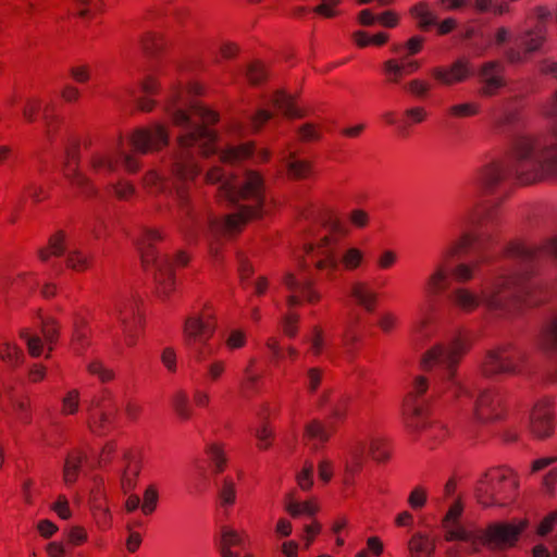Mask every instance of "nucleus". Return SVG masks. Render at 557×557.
<instances>
[{
	"mask_svg": "<svg viewBox=\"0 0 557 557\" xmlns=\"http://www.w3.org/2000/svg\"><path fill=\"white\" fill-rule=\"evenodd\" d=\"M164 111L172 125L181 131L169 163L171 175L180 183L174 187L176 203L186 223L193 222L191 195L186 183L194 182L201 173L193 148L197 147L203 157L216 152L218 133L210 126L220 116L209 107L190 100L178 85L171 87Z\"/></svg>",
	"mask_w": 557,
	"mask_h": 557,
	"instance_id": "f257e3e1",
	"label": "nucleus"
},
{
	"mask_svg": "<svg viewBox=\"0 0 557 557\" xmlns=\"http://www.w3.org/2000/svg\"><path fill=\"white\" fill-rule=\"evenodd\" d=\"M544 144L520 140L513 149V172L523 185L557 181V123Z\"/></svg>",
	"mask_w": 557,
	"mask_h": 557,
	"instance_id": "f03ea898",
	"label": "nucleus"
},
{
	"mask_svg": "<svg viewBox=\"0 0 557 557\" xmlns=\"http://www.w3.org/2000/svg\"><path fill=\"white\" fill-rule=\"evenodd\" d=\"M470 347V335L459 331L448 342L438 343L429 348L420 360L423 370H432L437 366L446 370L444 391L456 399L469 395L468 387L457 375V367Z\"/></svg>",
	"mask_w": 557,
	"mask_h": 557,
	"instance_id": "7ed1b4c3",
	"label": "nucleus"
},
{
	"mask_svg": "<svg viewBox=\"0 0 557 557\" xmlns=\"http://www.w3.org/2000/svg\"><path fill=\"white\" fill-rule=\"evenodd\" d=\"M515 282L505 276H496L476 287L457 286L449 294L450 305L459 312L470 314L484 307L491 311H507L504 293Z\"/></svg>",
	"mask_w": 557,
	"mask_h": 557,
	"instance_id": "20e7f679",
	"label": "nucleus"
},
{
	"mask_svg": "<svg viewBox=\"0 0 557 557\" xmlns=\"http://www.w3.org/2000/svg\"><path fill=\"white\" fill-rule=\"evenodd\" d=\"M219 200H226L244 207L248 216H263L265 208V186L262 175L246 171L237 183L225 182L219 189Z\"/></svg>",
	"mask_w": 557,
	"mask_h": 557,
	"instance_id": "39448f33",
	"label": "nucleus"
},
{
	"mask_svg": "<svg viewBox=\"0 0 557 557\" xmlns=\"http://www.w3.org/2000/svg\"><path fill=\"white\" fill-rule=\"evenodd\" d=\"M283 283L289 295L286 297L288 311L283 315L281 326L285 336L294 338L298 334L300 315L293 309L301 304H319L322 300V293L317 287L315 282L302 273V270L297 274L286 273Z\"/></svg>",
	"mask_w": 557,
	"mask_h": 557,
	"instance_id": "423d86ee",
	"label": "nucleus"
},
{
	"mask_svg": "<svg viewBox=\"0 0 557 557\" xmlns=\"http://www.w3.org/2000/svg\"><path fill=\"white\" fill-rule=\"evenodd\" d=\"M163 239L161 231L147 228L143 232L137 246L140 251L141 263L145 269L156 265L154 273L156 295L162 299H168L175 290V278L172 269L169 267V258L160 257L153 245Z\"/></svg>",
	"mask_w": 557,
	"mask_h": 557,
	"instance_id": "0eeeda50",
	"label": "nucleus"
},
{
	"mask_svg": "<svg viewBox=\"0 0 557 557\" xmlns=\"http://www.w3.org/2000/svg\"><path fill=\"white\" fill-rule=\"evenodd\" d=\"M528 524L527 519H515L510 522H493L484 529L474 528L463 554H476L484 546L491 549L512 547Z\"/></svg>",
	"mask_w": 557,
	"mask_h": 557,
	"instance_id": "6e6552de",
	"label": "nucleus"
},
{
	"mask_svg": "<svg viewBox=\"0 0 557 557\" xmlns=\"http://www.w3.org/2000/svg\"><path fill=\"white\" fill-rule=\"evenodd\" d=\"M518 480L508 468H492L478 481L475 497L484 507L504 506L517 494Z\"/></svg>",
	"mask_w": 557,
	"mask_h": 557,
	"instance_id": "1a4fd4ad",
	"label": "nucleus"
},
{
	"mask_svg": "<svg viewBox=\"0 0 557 557\" xmlns=\"http://www.w3.org/2000/svg\"><path fill=\"white\" fill-rule=\"evenodd\" d=\"M525 352L512 343L486 351L481 364L484 376L520 375L524 371Z\"/></svg>",
	"mask_w": 557,
	"mask_h": 557,
	"instance_id": "9d476101",
	"label": "nucleus"
},
{
	"mask_svg": "<svg viewBox=\"0 0 557 557\" xmlns=\"http://www.w3.org/2000/svg\"><path fill=\"white\" fill-rule=\"evenodd\" d=\"M216 329V314L214 308L206 304L199 310L193 311L185 320L183 327V337L187 346L191 347L202 344L199 349V359L205 357L207 342L213 336Z\"/></svg>",
	"mask_w": 557,
	"mask_h": 557,
	"instance_id": "9b49d317",
	"label": "nucleus"
},
{
	"mask_svg": "<svg viewBox=\"0 0 557 557\" xmlns=\"http://www.w3.org/2000/svg\"><path fill=\"white\" fill-rule=\"evenodd\" d=\"M140 304L141 300L137 295L123 296L116 300L111 313L120 324L124 344L128 347L136 345L138 332L143 326Z\"/></svg>",
	"mask_w": 557,
	"mask_h": 557,
	"instance_id": "f8f14e48",
	"label": "nucleus"
},
{
	"mask_svg": "<svg viewBox=\"0 0 557 557\" xmlns=\"http://www.w3.org/2000/svg\"><path fill=\"white\" fill-rule=\"evenodd\" d=\"M133 149L140 154L163 150L170 144V129L160 121L135 128L128 137Z\"/></svg>",
	"mask_w": 557,
	"mask_h": 557,
	"instance_id": "ddd939ff",
	"label": "nucleus"
},
{
	"mask_svg": "<svg viewBox=\"0 0 557 557\" xmlns=\"http://www.w3.org/2000/svg\"><path fill=\"white\" fill-rule=\"evenodd\" d=\"M18 336L25 343L30 357L45 356V358H49L59 337V327L53 319H41L40 334L28 327H23L20 330Z\"/></svg>",
	"mask_w": 557,
	"mask_h": 557,
	"instance_id": "4468645a",
	"label": "nucleus"
},
{
	"mask_svg": "<svg viewBox=\"0 0 557 557\" xmlns=\"http://www.w3.org/2000/svg\"><path fill=\"white\" fill-rule=\"evenodd\" d=\"M465 510V504L461 497H457L448 507L445 516L441 521L444 530V540L447 542H458L454 550L456 557H461L469 540L474 531V528H468L460 523V518Z\"/></svg>",
	"mask_w": 557,
	"mask_h": 557,
	"instance_id": "2eb2a0df",
	"label": "nucleus"
},
{
	"mask_svg": "<svg viewBox=\"0 0 557 557\" xmlns=\"http://www.w3.org/2000/svg\"><path fill=\"white\" fill-rule=\"evenodd\" d=\"M366 262V252L356 246H348L338 255L336 251H326L314 261L318 271L325 272L329 277L333 276L339 269L354 272L360 269Z\"/></svg>",
	"mask_w": 557,
	"mask_h": 557,
	"instance_id": "dca6fc26",
	"label": "nucleus"
},
{
	"mask_svg": "<svg viewBox=\"0 0 557 557\" xmlns=\"http://www.w3.org/2000/svg\"><path fill=\"white\" fill-rule=\"evenodd\" d=\"M424 39L420 36H413L406 42L407 55L400 59H388L383 65V74L389 84H399L407 75L419 71L421 63L418 60L409 59L410 55L418 54L423 48Z\"/></svg>",
	"mask_w": 557,
	"mask_h": 557,
	"instance_id": "f3484780",
	"label": "nucleus"
},
{
	"mask_svg": "<svg viewBox=\"0 0 557 557\" xmlns=\"http://www.w3.org/2000/svg\"><path fill=\"white\" fill-rule=\"evenodd\" d=\"M441 394L442 392L438 388H430L428 376L423 374L414 375L404 397L403 406L405 413L412 417L422 416L428 404L440 398Z\"/></svg>",
	"mask_w": 557,
	"mask_h": 557,
	"instance_id": "a211bd4d",
	"label": "nucleus"
},
{
	"mask_svg": "<svg viewBox=\"0 0 557 557\" xmlns=\"http://www.w3.org/2000/svg\"><path fill=\"white\" fill-rule=\"evenodd\" d=\"M555 400L552 397L539 398L529 416V430L531 434L539 438L545 440L550 437L555 432Z\"/></svg>",
	"mask_w": 557,
	"mask_h": 557,
	"instance_id": "6ab92c4d",
	"label": "nucleus"
},
{
	"mask_svg": "<svg viewBox=\"0 0 557 557\" xmlns=\"http://www.w3.org/2000/svg\"><path fill=\"white\" fill-rule=\"evenodd\" d=\"M508 175V168L504 160L493 159L481 165L474 175L473 183L484 193H493Z\"/></svg>",
	"mask_w": 557,
	"mask_h": 557,
	"instance_id": "aec40b11",
	"label": "nucleus"
},
{
	"mask_svg": "<svg viewBox=\"0 0 557 557\" xmlns=\"http://www.w3.org/2000/svg\"><path fill=\"white\" fill-rule=\"evenodd\" d=\"M474 417L481 422L500 419L505 413L503 397L496 389L482 391L474 404Z\"/></svg>",
	"mask_w": 557,
	"mask_h": 557,
	"instance_id": "412c9836",
	"label": "nucleus"
},
{
	"mask_svg": "<svg viewBox=\"0 0 557 557\" xmlns=\"http://www.w3.org/2000/svg\"><path fill=\"white\" fill-rule=\"evenodd\" d=\"M62 173L69 184L77 189L81 195L92 197L97 194L98 189L92 178L79 170L78 158L75 151L67 152Z\"/></svg>",
	"mask_w": 557,
	"mask_h": 557,
	"instance_id": "4be33fe9",
	"label": "nucleus"
},
{
	"mask_svg": "<svg viewBox=\"0 0 557 557\" xmlns=\"http://www.w3.org/2000/svg\"><path fill=\"white\" fill-rule=\"evenodd\" d=\"M546 40V27L544 24H536V26L525 32L522 37L523 50L520 51L510 48L506 51L505 55L510 63H524L529 60L531 53L541 49Z\"/></svg>",
	"mask_w": 557,
	"mask_h": 557,
	"instance_id": "5701e85b",
	"label": "nucleus"
},
{
	"mask_svg": "<svg viewBox=\"0 0 557 557\" xmlns=\"http://www.w3.org/2000/svg\"><path fill=\"white\" fill-rule=\"evenodd\" d=\"M88 173L96 178H106L119 169L117 149H101L94 151L87 163Z\"/></svg>",
	"mask_w": 557,
	"mask_h": 557,
	"instance_id": "b1692460",
	"label": "nucleus"
},
{
	"mask_svg": "<svg viewBox=\"0 0 557 557\" xmlns=\"http://www.w3.org/2000/svg\"><path fill=\"white\" fill-rule=\"evenodd\" d=\"M261 218L248 216L247 212H244V207L238 206L237 212L227 214L222 219H212L210 221V231L214 235L232 236L242 232L248 222Z\"/></svg>",
	"mask_w": 557,
	"mask_h": 557,
	"instance_id": "393cba45",
	"label": "nucleus"
},
{
	"mask_svg": "<svg viewBox=\"0 0 557 557\" xmlns=\"http://www.w3.org/2000/svg\"><path fill=\"white\" fill-rule=\"evenodd\" d=\"M250 543V535L245 529L226 524L220 528L218 549L221 557H240V553H231L230 547L245 548Z\"/></svg>",
	"mask_w": 557,
	"mask_h": 557,
	"instance_id": "a878e982",
	"label": "nucleus"
},
{
	"mask_svg": "<svg viewBox=\"0 0 557 557\" xmlns=\"http://www.w3.org/2000/svg\"><path fill=\"white\" fill-rule=\"evenodd\" d=\"M473 71L468 61L460 59L450 66H436L432 69V77L441 85L450 86L466 81Z\"/></svg>",
	"mask_w": 557,
	"mask_h": 557,
	"instance_id": "bb28decb",
	"label": "nucleus"
},
{
	"mask_svg": "<svg viewBox=\"0 0 557 557\" xmlns=\"http://www.w3.org/2000/svg\"><path fill=\"white\" fill-rule=\"evenodd\" d=\"M480 77L483 84L482 95L494 96L505 84L502 63L498 61L486 62L480 71Z\"/></svg>",
	"mask_w": 557,
	"mask_h": 557,
	"instance_id": "cd10ccee",
	"label": "nucleus"
},
{
	"mask_svg": "<svg viewBox=\"0 0 557 557\" xmlns=\"http://www.w3.org/2000/svg\"><path fill=\"white\" fill-rule=\"evenodd\" d=\"M349 231L341 221H332L327 226V233L323 235L318 244L314 255L315 260L326 251H336L341 240L348 235Z\"/></svg>",
	"mask_w": 557,
	"mask_h": 557,
	"instance_id": "c85d7f7f",
	"label": "nucleus"
},
{
	"mask_svg": "<svg viewBox=\"0 0 557 557\" xmlns=\"http://www.w3.org/2000/svg\"><path fill=\"white\" fill-rule=\"evenodd\" d=\"M449 274V262L441 257L425 280L424 292L430 296H437L445 292L448 287Z\"/></svg>",
	"mask_w": 557,
	"mask_h": 557,
	"instance_id": "c756f323",
	"label": "nucleus"
},
{
	"mask_svg": "<svg viewBox=\"0 0 557 557\" xmlns=\"http://www.w3.org/2000/svg\"><path fill=\"white\" fill-rule=\"evenodd\" d=\"M349 296L357 306L367 312H373L377 307L379 295L368 282H352L349 288Z\"/></svg>",
	"mask_w": 557,
	"mask_h": 557,
	"instance_id": "7c9ffc66",
	"label": "nucleus"
},
{
	"mask_svg": "<svg viewBox=\"0 0 557 557\" xmlns=\"http://www.w3.org/2000/svg\"><path fill=\"white\" fill-rule=\"evenodd\" d=\"M86 462L87 454L83 448H73L67 453L62 469V480L66 486L73 485L78 480Z\"/></svg>",
	"mask_w": 557,
	"mask_h": 557,
	"instance_id": "2f4dec72",
	"label": "nucleus"
},
{
	"mask_svg": "<svg viewBox=\"0 0 557 557\" xmlns=\"http://www.w3.org/2000/svg\"><path fill=\"white\" fill-rule=\"evenodd\" d=\"M141 188L150 196L157 197L171 191L169 178L158 169H150L140 180Z\"/></svg>",
	"mask_w": 557,
	"mask_h": 557,
	"instance_id": "473e14b6",
	"label": "nucleus"
},
{
	"mask_svg": "<svg viewBox=\"0 0 557 557\" xmlns=\"http://www.w3.org/2000/svg\"><path fill=\"white\" fill-rule=\"evenodd\" d=\"M143 51L150 57H157L169 48V40L165 33L160 30H147L139 39Z\"/></svg>",
	"mask_w": 557,
	"mask_h": 557,
	"instance_id": "72a5a7b5",
	"label": "nucleus"
},
{
	"mask_svg": "<svg viewBox=\"0 0 557 557\" xmlns=\"http://www.w3.org/2000/svg\"><path fill=\"white\" fill-rule=\"evenodd\" d=\"M476 239L475 233L465 231L442 251L441 257L450 262L453 259L466 255L476 243Z\"/></svg>",
	"mask_w": 557,
	"mask_h": 557,
	"instance_id": "f704fd0d",
	"label": "nucleus"
},
{
	"mask_svg": "<svg viewBox=\"0 0 557 557\" xmlns=\"http://www.w3.org/2000/svg\"><path fill=\"white\" fill-rule=\"evenodd\" d=\"M410 557H432L435 550V542L422 532H416L408 541Z\"/></svg>",
	"mask_w": 557,
	"mask_h": 557,
	"instance_id": "c9c22d12",
	"label": "nucleus"
},
{
	"mask_svg": "<svg viewBox=\"0 0 557 557\" xmlns=\"http://www.w3.org/2000/svg\"><path fill=\"white\" fill-rule=\"evenodd\" d=\"M304 342L309 345L308 351L314 357L321 356L330 346L329 334L320 324L310 329Z\"/></svg>",
	"mask_w": 557,
	"mask_h": 557,
	"instance_id": "e433bc0d",
	"label": "nucleus"
},
{
	"mask_svg": "<svg viewBox=\"0 0 557 557\" xmlns=\"http://www.w3.org/2000/svg\"><path fill=\"white\" fill-rule=\"evenodd\" d=\"M537 344L545 352L552 354L557 351V314L543 324L539 333Z\"/></svg>",
	"mask_w": 557,
	"mask_h": 557,
	"instance_id": "4c0bfd02",
	"label": "nucleus"
},
{
	"mask_svg": "<svg viewBox=\"0 0 557 557\" xmlns=\"http://www.w3.org/2000/svg\"><path fill=\"white\" fill-rule=\"evenodd\" d=\"M320 509V506L317 499L311 498L305 502H298L295 499L293 494H289L285 498V510L293 518H298L300 516H314Z\"/></svg>",
	"mask_w": 557,
	"mask_h": 557,
	"instance_id": "58836bf2",
	"label": "nucleus"
},
{
	"mask_svg": "<svg viewBox=\"0 0 557 557\" xmlns=\"http://www.w3.org/2000/svg\"><path fill=\"white\" fill-rule=\"evenodd\" d=\"M272 106L286 117H300L302 112L297 108L294 97L285 94L282 90H277L272 99Z\"/></svg>",
	"mask_w": 557,
	"mask_h": 557,
	"instance_id": "ea45409f",
	"label": "nucleus"
},
{
	"mask_svg": "<svg viewBox=\"0 0 557 557\" xmlns=\"http://www.w3.org/2000/svg\"><path fill=\"white\" fill-rule=\"evenodd\" d=\"M287 175L294 180H306L312 175V163L307 160L296 159L293 153L285 160Z\"/></svg>",
	"mask_w": 557,
	"mask_h": 557,
	"instance_id": "a19ab883",
	"label": "nucleus"
},
{
	"mask_svg": "<svg viewBox=\"0 0 557 557\" xmlns=\"http://www.w3.org/2000/svg\"><path fill=\"white\" fill-rule=\"evenodd\" d=\"M363 458L362 448L352 447L349 450L348 457L345 462L344 484L349 485L352 483L355 475L362 469Z\"/></svg>",
	"mask_w": 557,
	"mask_h": 557,
	"instance_id": "79ce46f5",
	"label": "nucleus"
},
{
	"mask_svg": "<svg viewBox=\"0 0 557 557\" xmlns=\"http://www.w3.org/2000/svg\"><path fill=\"white\" fill-rule=\"evenodd\" d=\"M253 149V143L230 146L221 151L220 159L224 163H236L249 158L252 154Z\"/></svg>",
	"mask_w": 557,
	"mask_h": 557,
	"instance_id": "37998d69",
	"label": "nucleus"
},
{
	"mask_svg": "<svg viewBox=\"0 0 557 557\" xmlns=\"http://www.w3.org/2000/svg\"><path fill=\"white\" fill-rule=\"evenodd\" d=\"M114 198L121 201H129L137 195L136 186L125 177H120L107 186Z\"/></svg>",
	"mask_w": 557,
	"mask_h": 557,
	"instance_id": "c03bdc74",
	"label": "nucleus"
},
{
	"mask_svg": "<svg viewBox=\"0 0 557 557\" xmlns=\"http://www.w3.org/2000/svg\"><path fill=\"white\" fill-rule=\"evenodd\" d=\"M171 404L175 414L183 421H187L193 417V408L189 401V396L186 391H176L172 398Z\"/></svg>",
	"mask_w": 557,
	"mask_h": 557,
	"instance_id": "a18cd8bd",
	"label": "nucleus"
},
{
	"mask_svg": "<svg viewBox=\"0 0 557 557\" xmlns=\"http://www.w3.org/2000/svg\"><path fill=\"white\" fill-rule=\"evenodd\" d=\"M369 454L376 462H386L391 458V445L386 437L372 436L369 443Z\"/></svg>",
	"mask_w": 557,
	"mask_h": 557,
	"instance_id": "49530a36",
	"label": "nucleus"
},
{
	"mask_svg": "<svg viewBox=\"0 0 557 557\" xmlns=\"http://www.w3.org/2000/svg\"><path fill=\"white\" fill-rule=\"evenodd\" d=\"M127 458V463L121 476V485L125 493L132 491L137 483L138 475L141 470V465L136 458Z\"/></svg>",
	"mask_w": 557,
	"mask_h": 557,
	"instance_id": "de8ad7c7",
	"label": "nucleus"
},
{
	"mask_svg": "<svg viewBox=\"0 0 557 557\" xmlns=\"http://www.w3.org/2000/svg\"><path fill=\"white\" fill-rule=\"evenodd\" d=\"M0 359L11 367H18L24 361L23 350L12 342L0 343Z\"/></svg>",
	"mask_w": 557,
	"mask_h": 557,
	"instance_id": "09e8293b",
	"label": "nucleus"
},
{
	"mask_svg": "<svg viewBox=\"0 0 557 557\" xmlns=\"http://www.w3.org/2000/svg\"><path fill=\"white\" fill-rule=\"evenodd\" d=\"M92 264V257L89 252L82 249H72L69 251L66 258L67 268L76 271L84 272L88 270Z\"/></svg>",
	"mask_w": 557,
	"mask_h": 557,
	"instance_id": "8fccbe9b",
	"label": "nucleus"
},
{
	"mask_svg": "<svg viewBox=\"0 0 557 557\" xmlns=\"http://www.w3.org/2000/svg\"><path fill=\"white\" fill-rule=\"evenodd\" d=\"M333 430L326 428L321 421L312 420L305 428V438L317 443H325L329 441Z\"/></svg>",
	"mask_w": 557,
	"mask_h": 557,
	"instance_id": "3c124183",
	"label": "nucleus"
},
{
	"mask_svg": "<svg viewBox=\"0 0 557 557\" xmlns=\"http://www.w3.org/2000/svg\"><path fill=\"white\" fill-rule=\"evenodd\" d=\"M411 16L417 20L421 29H426L436 22L434 13L430 10L428 3L419 2L410 9Z\"/></svg>",
	"mask_w": 557,
	"mask_h": 557,
	"instance_id": "603ef678",
	"label": "nucleus"
},
{
	"mask_svg": "<svg viewBox=\"0 0 557 557\" xmlns=\"http://www.w3.org/2000/svg\"><path fill=\"white\" fill-rule=\"evenodd\" d=\"M388 34L386 33H377L374 35H369L368 33L363 30H357L352 34L354 42L359 48H366L368 46H376L381 47L385 45L388 41Z\"/></svg>",
	"mask_w": 557,
	"mask_h": 557,
	"instance_id": "864d4df0",
	"label": "nucleus"
},
{
	"mask_svg": "<svg viewBox=\"0 0 557 557\" xmlns=\"http://www.w3.org/2000/svg\"><path fill=\"white\" fill-rule=\"evenodd\" d=\"M478 268L479 262H459L449 269V273L457 283L465 284L474 278Z\"/></svg>",
	"mask_w": 557,
	"mask_h": 557,
	"instance_id": "5fc2aeb1",
	"label": "nucleus"
},
{
	"mask_svg": "<svg viewBox=\"0 0 557 557\" xmlns=\"http://www.w3.org/2000/svg\"><path fill=\"white\" fill-rule=\"evenodd\" d=\"M65 248V234L58 232L49 239L48 246L39 251V258L42 261L48 260L51 256H60Z\"/></svg>",
	"mask_w": 557,
	"mask_h": 557,
	"instance_id": "6e6d98bb",
	"label": "nucleus"
},
{
	"mask_svg": "<svg viewBox=\"0 0 557 557\" xmlns=\"http://www.w3.org/2000/svg\"><path fill=\"white\" fill-rule=\"evenodd\" d=\"M44 101L40 97L29 96L24 100L22 107V116L27 123L37 121L40 111L42 110Z\"/></svg>",
	"mask_w": 557,
	"mask_h": 557,
	"instance_id": "4d7b16f0",
	"label": "nucleus"
},
{
	"mask_svg": "<svg viewBox=\"0 0 557 557\" xmlns=\"http://www.w3.org/2000/svg\"><path fill=\"white\" fill-rule=\"evenodd\" d=\"M400 324L399 315L392 311V310H384L382 311L376 321L377 327L384 333V334H392L394 333Z\"/></svg>",
	"mask_w": 557,
	"mask_h": 557,
	"instance_id": "13d9d810",
	"label": "nucleus"
},
{
	"mask_svg": "<svg viewBox=\"0 0 557 557\" xmlns=\"http://www.w3.org/2000/svg\"><path fill=\"white\" fill-rule=\"evenodd\" d=\"M248 342L247 332L243 329H232L227 332L224 345L228 351L243 349Z\"/></svg>",
	"mask_w": 557,
	"mask_h": 557,
	"instance_id": "bf43d9fd",
	"label": "nucleus"
},
{
	"mask_svg": "<svg viewBox=\"0 0 557 557\" xmlns=\"http://www.w3.org/2000/svg\"><path fill=\"white\" fill-rule=\"evenodd\" d=\"M429 497V490L424 485H416L408 495V506L412 510H421L425 507Z\"/></svg>",
	"mask_w": 557,
	"mask_h": 557,
	"instance_id": "052dcab7",
	"label": "nucleus"
},
{
	"mask_svg": "<svg viewBox=\"0 0 557 557\" xmlns=\"http://www.w3.org/2000/svg\"><path fill=\"white\" fill-rule=\"evenodd\" d=\"M227 364L222 359H214L206 367V380L211 384L219 383L226 373Z\"/></svg>",
	"mask_w": 557,
	"mask_h": 557,
	"instance_id": "680f3d73",
	"label": "nucleus"
},
{
	"mask_svg": "<svg viewBox=\"0 0 557 557\" xmlns=\"http://www.w3.org/2000/svg\"><path fill=\"white\" fill-rule=\"evenodd\" d=\"M431 88V83L422 78L410 79L404 85V90L416 98H425Z\"/></svg>",
	"mask_w": 557,
	"mask_h": 557,
	"instance_id": "e2e57ef3",
	"label": "nucleus"
},
{
	"mask_svg": "<svg viewBox=\"0 0 557 557\" xmlns=\"http://www.w3.org/2000/svg\"><path fill=\"white\" fill-rule=\"evenodd\" d=\"M257 359L250 358L245 370H244V379H243V388L244 389H253L258 382L261 379V373L257 370Z\"/></svg>",
	"mask_w": 557,
	"mask_h": 557,
	"instance_id": "0e129e2a",
	"label": "nucleus"
},
{
	"mask_svg": "<svg viewBox=\"0 0 557 557\" xmlns=\"http://www.w3.org/2000/svg\"><path fill=\"white\" fill-rule=\"evenodd\" d=\"M429 119L428 110L422 106H414L404 111V123L408 126L424 123Z\"/></svg>",
	"mask_w": 557,
	"mask_h": 557,
	"instance_id": "69168bd1",
	"label": "nucleus"
},
{
	"mask_svg": "<svg viewBox=\"0 0 557 557\" xmlns=\"http://www.w3.org/2000/svg\"><path fill=\"white\" fill-rule=\"evenodd\" d=\"M399 261V255L393 249L382 250L375 258V267L381 271L393 269Z\"/></svg>",
	"mask_w": 557,
	"mask_h": 557,
	"instance_id": "338daca9",
	"label": "nucleus"
},
{
	"mask_svg": "<svg viewBox=\"0 0 557 557\" xmlns=\"http://www.w3.org/2000/svg\"><path fill=\"white\" fill-rule=\"evenodd\" d=\"M87 371L89 374L97 376L102 383L111 382L115 376L113 370L99 360L90 361L87 364Z\"/></svg>",
	"mask_w": 557,
	"mask_h": 557,
	"instance_id": "774afa93",
	"label": "nucleus"
}]
</instances>
